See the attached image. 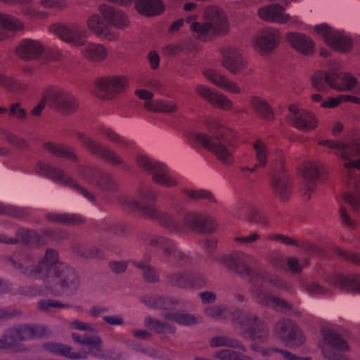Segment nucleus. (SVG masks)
Instances as JSON below:
<instances>
[{"label": "nucleus", "instance_id": "f257e3e1", "mask_svg": "<svg viewBox=\"0 0 360 360\" xmlns=\"http://www.w3.org/2000/svg\"><path fill=\"white\" fill-rule=\"evenodd\" d=\"M8 262L28 277L43 278L46 289L53 296H60L63 292L74 294L79 287L80 282L74 269L60 262L58 252L53 249H47L37 264L28 255L11 258Z\"/></svg>", "mask_w": 360, "mask_h": 360}, {"label": "nucleus", "instance_id": "f03ea898", "mask_svg": "<svg viewBox=\"0 0 360 360\" xmlns=\"http://www.w3.org/2000/svg\"><path fill=\"white\" fill-rule=\"evenodd\" d=\"M319 144L334 150L340 156L346 169L348 180V191L342 198L356 211H360V174L354 169H360V139L347 143H339L331 140H322Z\"/></svg>", "mask_w": 360, "mask_h": 360}, {"label": "nucleus", "instance_id": "7ed1b4c3", "mask_svg": "<svg viewBox=\"0 0 360 360\" xmlns=\"http://www.w3.org/2000/svg\"><path fill=\"white\" fill-rule=\"evenodd\" d=\"M214 260L231 272L248 281L252 283V286L262 281L282 290L288 291L291 288L289 283L276 274L267 271H253L250 265L256 264L258 260L252 255L239 251L216 257Z\"/></svg>", "mask_w": 360, "mask_h": 360}, {"label": "nucleus", "instance_id": "20e7f679", "mask_svg": "<svg viewBox=\"0 0 360 360\" xmlns=\"http://www.w3.org/2000/svg\"><path fill=\"white\" fill-rule=\"evenodd\" d=\"M209 134H198L195 136L196 141L221 162L231 165L233 163V153L236 148L235 134L216 121L209 127Z\"/></svg>", "mask_w": 360, "mask_h": 360}, {"label": "nucleus", "instance_id": "39448f33", "mask_svg": "<svg viewBox=\"0 0 360 360\" xmlns=\"http://www.w3.org/2000/svg\"><path fill=\"white\" fill-rule=\"evenodd\" d=\"M189 27L195 37L205 39L209 34H224L228 32V20L224 11L220 8L212 6L205 13V22L200 23L188 20Z\"/></svg>", "mask_w": 360, "mask_h": 360}, {"label": "nucleus", "instance_id": "423d86ee", "mask_svg": "<svg viewBox=\"0 0 360 360\" xmlns=\"http://www.w3.org/2000/svg\"><path fill=\"white\" fill-rule=\"evenodd\" d=\"M273 333L278 340L291 349L299 348L305 342L302 331L289 319H282L276 321Z\"/></svg>", "mask_w": 360, "mask_h": 360}, {"label": "nucleus", "instance_id": "0eeeda50", "mask_svg": "<svg viewBox=\"0 0 360 360\" xmlns=\"http://www.w3.org/2000/svg\"><path fill=\"white\" fill-rule=\"evenodd\" d=\"M136 160L140 167L152 174L154 183L166 187L177 185V179L169 174V169L165 165L153 161L143 155H139Z\"/></svg>", "mask_w": 360, "mask_h": 360}, {"label": "nucleus", "instance_id": "6e6552de", "mask_svg": "<svg viewBox=\"0 0 360 360\" xmlns=\"http://www.w3.org/2000/svg\"><path fill=\"white\" fill-rule=\"evenodd\" d=\"M221 63L224 68L233 75L243 72L246 74L252 72V70L248 68V61L244 58L240 49L236 46H228L221 50Z\"/></svg>", "mask_w": 360, "mask_h": 360}, {"label": "nucleus", "instance_id": "1a4fd4ad", "mask_svg": "<svg viewBox=\"0 0 360 360\" xmlns=\"http://www.w3.org/2000/svg\"><path fill=\"white\" fill-rule=\"evenodd\" d=\"M47 103L51 108L66 115L74 114L79 108L77 98L61 89L51 90L47 95Z\"/></svg>", "mask_w": 360, "mask_h": 360}, {"label": "nucleus", "instance_id": "9d476101", "mask_svg": "<svg viewBox=\"0 0 360 360\" xmlns=\"http://www.w3.org/2000/svg\"><path fill=\"white\" fill-rule=\"evenodd\" d=\"M67 233L61 230L44 229L40 233L33 230L18 229L16 233V239L22 240L24 243H36L43 245L47 241H58L67 238Z\"/></svg>", "mask_w": 360, "mask_h": 360}, {"label": "nucleus", "instance_id": "9b49d317", "mask_svg": "<svg viewBox=\"0 0 360 360\" xmlns=\"http://www.w3.org/2000/svg\"><path fill=\"white\" fill-rule=\"evenodd\" d=\"M49 30L51 33L58 36L61 40L76 46H81L86 36V30L76 23L53 24Z\"/></svg>", "mask_w": 360, "mask_h": 360}, {"label": "nucleus", "instance_id": "f8f14e48", "mask_svg": "<svg viewBox=\"0 0 360 360\" xmlns=\"http://www.w3.org/2000/svg\"><path fill=\"white\" fill-rule=\"evenodd\" d=\"M264 283L267 284L260 281L251 288L252 296L259 304L276 311L292 310V305L287 300L270 294L264 288Z\"/></svg>", "mask_w": 360, "mask_h": 360}, {"label": "nucleus", "instance_id": "ddd939ff", "mask_svg": "<svg viewBox=\"0 0 360 360\" xmlns=\"http://www.w3.org/2000/svg\"><path fill=\"white\" fill-rule=\"evenodd\" d=\"M278 31L272 27L264 29L256 34L252 39V46L255 51L262 55L273 51L280 41Z\"/></svg>", "mask_w": 360, "mask_h": 360}, {"label": "nucleus", "instance_id": "4468645a", "mask_svg": "<svg viewBox=\"0 0 360 360\" xmlns=\"http://www.w3.org/2000/svg\"><path fill=\"white\" fill-rule=\"evenodd\" d=\"M36 172L42 176L51 179L53 181L66 186H73L84 197L90 200H94V197L85 188L75 184L70 176L64 173L59 168L51 166L49 164L39 163L36 167Z\"/></svg>", "mask_w": 360, "mask_h": 360}, {"label": "nucleus", "instance_id": "2eb2a0df", "mask_svg": "<svg viewBox=\"0 0 360 360\" xmlns=\"http://www.w3.org/2000/svg\"><path fill=\"white\" fill-rule=\"evenodd\" d=\"M150 245L153 247L161 249L164 255L167 259L175 258L180 262V264H185L189 261L186 253L179 250L175 243L170 239L158 235L147 236Z\"/></svg>", "mask_w": 360, "mask_h": 360}, {"label": "nucleus", "instance_id": "dca6fc26", "mask_svg": "<svg viewBox=\"0 0 360 360\" xmlns=\"http://www.w3.org/2000/svg\"><path fill=\"white\" fill-rule=\"evenodd\" d=\"M315 30L321 35L325 42L333 49L346 52L352 47V41L348 37L331 30L326 25H317L315 27Z\"/></svg>", "mask_w": 360, "mask_h": 360}, {"label": "nucleus", "instance_id": "f3484780", "mask_svg": "<svg viewBox=\"0 0 360 360\" xmlns=\"http://www.w3.org/2000/svg\"><path fill=\"white\" fill-rule=\"evenodd\" d=\"M288 109V121L295 127L302 131H309L316 127L317 119L311 112L299 108L295 105H289Z\"/></svg>", "mask_w": 360, "mask_h": 360}, {"label": "nucleus", "instance_id": "a211bd4d", "mask_svg": "<svg viewBox=\"0 0 360 360\" xmlns=\"http://www.w3.org/2000/svg\"><path fill=\"white\" fill-rule=\"evenodd\" d=\"M324 171V165L316 160L309 161L304 165L302 169L304 195H306L307 199H309V193L315 188L317 181L321 179Z\"/></svg>", "mask_w": 360, "mask_h": 360}, {"label": "nucleus", "instance_id": "6ab92c4d", "mask_svg": "<svg viewBox=\"0 0 360 360\" xmlns=\"http://www.w3.org/2000/svg\"><path fill=\"white\" fill-rule=\"evenodd\" d=\"M146 217L158 222L162 226L170 231L179 232L184 230L176 216L169 212H161L157 206L143 208Z\"/></svg>", "mask_w": 360, "mask_h": 360}, {"label": "nucleus", "instance_id": "aec40b11", "mask_svg": "<svg viewBox=\"0 0 360 360\" xmlns=\"http://www.w3.org/2000/svg\"><path fill=\"white\" fill-rule=\"evenodd\" d=\"M184 228L202 232L210 233L213 231L216 228V224L214 219L208 215L196 212H188L184 218Z\"/></svg>", "mask_w": 360, "mask_h": 360}, {"label": "nucleus", "instance_id": "412c9836", "mask_svg": "<svg viewBox=\"0 0 360 360\" xmlns=\"http://www.w3.org/2000/svg\"><path fill=\"white\" fill-rule=\"evenodd\" d=\"M95 85L98 90L97 94L101 97L115 94L124 91L128 86V80L122 76L103 77L98 79Z\"/></svg>", "mask_w": 360, "mask_h": 360}, {"label": "nucleus", "instance_id": "4be33fe9", "mask_svg": "<svg viewBox=\"0 0 360 360\" xmlns=\"http://www.w3.org/2000/svg\"><path fill=\"white\" fill-rule=\"evenodd\" d=\"M76 137L79 140H81L88 150L93 154L96 155L114 165H120L122 162V159L115 153L112 151L110 148L86 137L84 134L77 132L76 134Z\"/></svg>", "mask_w": 360, "mask_h": 360}, {"label": "nucleus", "instance_id": "5701e85b", "mask_svg": "<svg viewBox=\"0 0 360 360\" xmlns=\"http://www.w3.org/2000/svg\"><path fill=\"white\" fill-rule=\"evenodd\" d=\"M326 282L342 291L360 293V274H333L327 277Z\"/></svg>", "mask_w": 360, "mask_h": 360}, {"label": "nucleus", "instance_id": "b1692460", "mask_svg": "<svg viewBox=\"0 0 360 360\" xmlns=\"http://www.w3.org/2000/svg\"><path fill=\"white\" fill-rule=\"evenodd\" d=\"M44 51V45L37 40L25 39L15 47L16 55L22 60H37Z\"/></svg>", "mask_w": 360, "mask_h": 360}, {"label": "nucleus", "instance_id": "393cba45", "mask_svg": "<svg viewBox=\"0 0 360 360\" xmlns=\"http://www.w3.org/2000/svg\"><path fill=\"white\" fill-rule=\"evenodd\" d=\"M259 16L264 20L278 24H287L293 22V18L285 12L284 7L278 4H272L260 8Z\"/></svg>", "mask_w": 360, "mask_h": 360}, {"label": "nucleus", "instance_id": "a878e982", "mask_svg": "<svg viewBox=\"0 0 360 360\" xmlns=\"http://www.w3.org/2000/svg\"><path fill=\"white\" fill-rule=\"evenodd\" d=\"M248 333L251 338V340L253 341V342L250 345V349L252 351L259 352L264 356H269L274 352L279 353L280 349L274 348H264L259 345V344L265 342L269 338L268 330L262 322H261Z\"/></svg>", "mask_w": 360, "mask_h": 360}, {"label": "nucleus", "instance_id": "bb28decb", "mask_svg": "<svg viewBox=\"0 0 360 360\" xmlns=\"http://www.w3.org/2000/svg\"><path fill=\"white\" fill-rule=\"evenodd\" d=\"M204 77L217 87L224 89L225 91L239 94L242 90L238 84L226 77L214 69H205L203 71Z\"/></svg>", "mask_w": 360, "mask_h": 360}, {"label": "nucleus", "instance_id": "cd10ccee", "mask_svg": "<svg viewBox=\"0 0 360 360\" xmlns=\"http://www.w3.org/2000/svg\"><path fill=\"white\" fill-rule=\"evenodd\" d=\"M271 187L274 195L282 201L288 200L291 195V184L288 175L283 171L274 173Z\"/></svg>", "mask_w": 360, "mask_h": 360}, {"label": "nucleus", "instance_id": "c85d7f7f", "mask_svg": "<svg viewBox=\"0 0 360 360\" xmlns=\"http://www.w3.org/2000/svg\"><path fill=\"white\" fill-rule=\"evenodd\" d=\"M338 72L332 71H318L314 73L311 77L313 86L320 91H326L328 86L335 89L337 86V79L339 77Z\"/></svg>", "mask_w": 360, "mask_h": 360}, {"label": "nucleus", "instance_id": "c756f323", "mask_svg": "<svg viewBox=\"0 0 360 360\" xmlns=\"http://www.w3.org/2000/svg\"><path fill=\"white\" fill-rule=\"evenodd\" d=\"M82 56L93 63H100L105 60L108 56V49L101 44L86 41V40L80 46Z\"/></svg>", "mask_w": 360, "mask_h": 360}, {"label": "nucleus", "instance_id": "7c9ffc66", "mask_svg": "<svg viewBox=\"0 0 360 360\" xmlns=\"http://www.w3.org/2000/svg\"><path fill=\"white\" fill-rule=\"evenodd\" d=\"M100 12L103 19L115 27L124 29L129 25L127 17L119 9L110 6L103 5L100 7Z\"/></svg>", "mask_w": 360, "mask_h": 360}, {"label": "nucleus", "instance_id": "2f4dec72", "mask_svg": "<svg viewBox=\"0 0 360 360\" xmlns=\"http://www.w3.org/2000/svg\"><path fill=\"white\" fill-rule=\"evenodd\" d=\"M286 39L290 46L297 52L304 55H310L314 51L312 39L301 33L290 32L287 34Z\"/></svg>", "mask_w": 360, "mask_h": 360}, {"label": "nucleus", "instance_id": "473e14b6", "mask_svg": "<svg viewBox=\"0 0 360 360\" xmlns=\"http://www.w3.org/2000/svg\"><path fill=\"white\" fill-rule=\"evenodd\" d=\"M86 25L90 31L103 39L114 41L118 38V34L108 30L107 26L101 20L100 16L97 14L91 15L87 19Z\"/></svg>", "mask_w": 360, "mask_h": 360}, {"label": "nucleus", "instance_id": "72a5a7b5", "mask_svg": "<svg viewBox=\"0 0 360 360\" xmlns=\"http://www.w3.org/2000/svg\"><path fill=\"white\" fill-rule=\"evenodd\" d=\"M163 318L183 326H193L200 323L202 321L200 315L191 314L183 311L165 312Z\"/></svg>", "mask_w": 360, "mask_h": 360}, {"label": "nucleus", "instance_id": "f704fd0d", "mask_svg": "<svg viewBox=\"0 0 360 360\" xmlns=\"http://www.w3.org/2000/svg\"><path fill=\"white\" fill-rule=\"evenodd\" d=\"M141 301L150 308L162 309V314L165 312L174 311L172 309L176 307L179 303L178 300L174 298L158 295L143 297Z\"/></svg>", "mask_w": 360, "mask_h": 360}, {"label": "nucleus", "instance_id": "c9c22d12", "mask_svg": "<svg viewBox=\"0 0 360 360\" xmlns=\"http://www.w3.org/2000/svg\"><path fill=\"white\" fill-rule=\"evenodd\" d=\"M233 319L236 324L238 325L243 330V335L245 337L247 333L261 323L255 314L245 311H236L233 315Z\"/></svg>", "mask_w": 360, "mask_h": 360}, {"label": "nucleus", "instance_id": "e433bc0d", "mask_svg": "<svg viewBox=\"0 0 360 360\" xmlns=\"http://www.w3.org/2000/svg\"><path fill=\"white\" fill-rule=\"evenodd\" d=\"M135 7L139 13L147 16L160 15L165 9L160 0H137Z\"/></svg>", "mask_w": 360, "mask_h": 360}, {"label": "nucleus", "instance_id": "4c0bfd02", "mask_svg": "<svg viewBox=\"0 0 360 360\" xmlns=\"http://www.w3.org/2000/svg\"><path fill=\"white\" fill-rule=\"evenodd\" d=\"M88 350H82L76 352V354L86 355L84 358H75V359L86 360L89 355L103 359L105 353V349L103 348V341L98 335H92L89 342H86Z\"/></svg>", "mask_w": 360, "mask_h": 360}, {"label": "nucleus", "instance_id": "58836bf2", "mask_svg": "<svg viewBox=\"0 0 360 360\" xmlns=\"http://www.w3.org/2000/svg\"><path fill=\"white\" fill-rule=\"evenodd\" d=\"M41 348L47 352L57 355L65 356L72 359L75 358H84L86 355L76 354L73 348L64 344L56 342H46L41 345Z\"/></svg>", "mask_w": 360, "mask_h": 360}, {"label": "nucleus", "instance_id": "ea45409f", "mask_svg": "<svg viewBox=\"0 0 360 360\" xmlns=\"http://www.w3.org/2000/svg\"><path fill=\"white\" fill-rule=\"evenodd\" d=\"M322 335L324 342L330 347L340 352H347L349 350V347L347 342L339 334L330 329H323Z\"/></svg>", "mask_w": 360, "mask_h": 360}, {"label": "nucleus", "instance_id": "a19ab883", "mask_svg": "<svg viewBox=\"0 0 360 360\" xmlns=\"http://www.w3.org/2000/svg\"><path fill=\"white\" fill-rule=\"evenodd\" d=\"M144 107L150 111L163 113L176 112L179 109L176 103L167 100L147 101L145 102Z\"/></svg>", "mask_w": 360, "mask_h": 360}, {"label": "nucleus", "instance_id": "79ce46f5", "mask_svg": "<svg viewBox=\"0 0 360 360\" xmlns=\"http://www.w3.org/2000/svg\"><path fill=\"white\" fill-rule=\"evenodd\" d=\"M48 221L64 225H77L84 222L82 216L77 214L51 213L46 216Z\"/></svg>", "mask_w": 360, "mask_h": 360}, {"label": "nucleus", "instance_id": "37998d69", "mask_svg": "<svg viewBox=\"0 0 360 360\" xmlns=\"http://www.w3.org/2000/svg\"><path fill=\"white\" fill-rule=\"evenodd\" d=\"M210 347H227L230 348H236L243 352L247 351V348L237 339L231 338L228 336H214L209 340Z\"/></svg>", "mask_w": 360, "mask_h": 360}, {"label": "nucleus", "instance_id": "c03bdc74", "mask_svg": "<svg viewBox=\"0 0 360 360\" xmlns=\"http://www.w3.org/2000/svg\"><path fill=\"white\" fill-rule=\"evenodd\" d=\"M250 103L259 116L266 120H271L273 118L274 113L271 108L265 100L261 97L254 96L250 98Z\"/></svg>", "mask_w": 360, "mask_h": 360}, {"label": "nucleus", "instance_id": "a18cd8bd", "mask_svg": "<svg viewBox=\"0 0 360 360\" xmlns=\"http://www.w3.org/2000/svg\"><path fill=\"white\" fill-rule=\"evenodd\" d=\"M0 25L11 32L22 31L25 28V23L20 19L1 11Z\"/></svg>", "mask_w": 360, "mask_h": 360}, {"label": "nucleus", "instance_id": "49530a36", "mask_svg": "<svg viewBox=\"0 0 360 360\" xmlns=\"http://www.w3.org/2000/svg\"><path fill=\"white\" fill-rule=\"evenodd\" d=\"M32 0H0V2L4 4H18L20 6H25L21 8V13L30 18H39L44 17L46 13L42 11H37L33 7L27 6Z\"/></svg>", "mask_w": 360, "mask_h": 360}, {"label": "nucleus", "instance_id": "de8ad7c7", "mask_svg": "<svg viewBox=\"0 0 360 360\" xmlns=\"http://www.w3.org/2000/svg\"><path fill=\"white\" fill-rule=\"evenodd\" d=\"M255 151V156L257 161L256 165L260 167H265L267 165L269 151L266 144L262 140H257L252 143Z\"/></svg>", "mask_w": 360, "mask_h": 360}, {"label": "nucleus", "instance_id": "09e8293b", "mask_svg": "<svg viewBox=\"0 0 360 360\" xmlns=\"http://www.w3.org/2000/svg\"><path fill=\"white\" fill-rule=\"evenodd\" d=\"M21 342L18 327L8 329L0 338V349H6L15 346Z\"/></svg>", "mask_w": 360, "mask_h": 360}, {"label": "nucleus", "instance_id": "8fccbe9b", "mask_svg": "<svg viewBox=\"0 0 360 360\" xmlns=\"http://www.w3.org/2000/svg\"><path fill=\"white\" fill-rule=\"evenodd\" d=\"M203 311L205 316L216 321L226 319L231 314L229 309L225 305L207 307Z\"/></svg>", "mask_w": 360, "mask_h": 360}, {"label": "nucleus", "instance_id": "3c124183", "mask_svg": "<svg viewBox=\"0 0 360 360\" xmlns=\"http://www.w3.org/2000/svg\"><path fill=\"white\" fill-rule=\"evenodd\" d=\"M145 326L158 333H174L176 331V328L169 323L153 319L151 317H147L145 319Z\"/></svg>", "mask_w": 360, "mask_h": 360}, {"label": "nucleus", "instance_id": "603ef678", "mask_svg": "<svg viewBox=\"0 0 360 360\" xmlns=\"http://www.w3.org/2000/svg\"><path fill=\"white\" fill-rule=\"evenodd\" d=\"M44 148L48 152L61 158L75 160V155L72 148L66 146H59L51 143H45Z\"/></svg>", "mask_w": 360, "mask_h": 360}, {"label": "nucleus", "instance_id": "864d4df0", "mask_svg": "<svg viewBox=\"0 0 360 360\" xmlns=\"http://www.w3.org/2000/svg\"><path fill=\"white\" fill-rule=\"evenodd\" d=\"M240 351L224 349L217 352L214 357L219 360H254L251 356L246 355L245 352Z\"/></svg>", "mask_w": 360, "mask_h": 360}, {"label": "nucleus", "instance_id": "5fc2aeb1", "mask_svg": "<svg viewBox=\"0 0 360 360\" xmlns=\"http://www.w3.org/2000/svg\"><path fill=\"white\" fill-rule=\"evenodd\" d=\"M119 203L122 207L123 210L128 212L139 210L145 217L146 213L144 212L143 208L149 207L141 205L139 200L136 201L134 198L129 195L120 196L119 198Z\"/></svg>", "mask_w": 360, "mask_h": 360}, {"label": "nucleus", "instance_id": "6e6d98bb", "mask_svg": "<svg viewBox=\"0 0 360 360\" xmlns=\"http://www.w3.org/2000/svg\"><path fill=\"white\" fill-rule=\"evenodd\" d=\"M337 79V86L335 89L338 91H351L356 84V79L349 73H340Z\"/></svg>", "mask_w": 360, "mask_h": 360}, {"label": "nucleus", "instance_id": "4d7b16f0", "mask_svg": "<svg viewBox=\"0 0 360 360\" xmlns=\"http://www.w3.org/2000/svg\"><path fill=\"white\" fill-rule=\"evenodd\" d=\"M183 192L192 200H204L209 202L217 203V199L214 195L206 190H189L184 189Z\"/></svg>", "mask_w": 360, "mask_h": 360}, {"label": "nucleus", "instance_id": "13d9d810", "mask_svg": "<svg viewBox=\"0 0 360 360\" xmlns=\"http://www.w3.org/2000/svg\"><path fill=\"white\" fill-rule=\"evenodd\" d=\"M210 104L223 110H230L233 105V103L227 96L217 91Z\"/></svg>", "mask_w": 360, "mask_h": 360}, {"label": "nucleus", "instance_id": "bf43d9fd", "mask_svg": "<svg viewBox=\"0 0 360 360\" xmlns=\"http://www.w3.org/2000/svg\"><path fill=\"white\" fill-rule=\"evenodd\" d=\"M247 217L252 222L260 224L263 226L269 224V218L267 215L260 209L251 207L247 212Z\"/></svg>", "mask_w": 360, "mask_h": 360}, {"label": "nucleus", "instance_id": "052dcab7", "mask_svg": "<svg viewBox=\"0 0 360 360\" xmlns=\"http://www.w3.org/2000/svg\"><path fill=\"white\" fill-rule=\"evenodd\" d=\"M139 198L141 205L155 206L153 202L158 200V194L150 188H143L139 191Z\"/></svg>", "mask_w": 360, "mask_h": 360}, {"label": "nucleus", "instance_id": "680f3d73", "mask_svg": "<svg viewBox=\"0 0 360 360\" xmlns=\"http://www.w3.org/2000/svg\"><path fill=\"white\" fill-rule=\"evenodd\" d=\"M167 281L173 285L184 288L190 284V275L179 271L168 275Z\"/></svg>", "mask_w": 360, "mask_h": 360}, {"label": "nucleus", "instance_id": "e2e57ef3", "mask_svg": "<svg viewBox=\"0 0 360 360\" xmlns=\"http://www.w3.org/2000/svg\"><path fill=\"white\" fill-rule=\"evenodd\" d=\"M307 292L314 296L326 295L332 292L330 288L326 287L317 281H311L305 285Z\"/></svg>", "mask_w": 360, "mask_h": 360}, {"label": "nucleus", "instance_id": "0e129e2a", "mask_svg": "<svg viewBox=\"0 0 360 360\" xmlns=\"http://www.w3.org/2000/svg\"><path fill=\"white\" fill-rule=\"evenodd\" d=\"M135 265L137 268L142 269L143 278L148 282H155L158 280V274L156 270L151 266L144 262H136Z\"/></svg>", "mask_w": 360, "mask_h": 360}, {"label": "nucleus", "instance_id": "69168bd1", "mask_svg": "<svg viewBox=\"0 0 360 360\" xmlns=\"http://www.w3.org/2000/svg\"><path fill=\"white\" fill-rule=\"evenodd\" d=\"M38 307L40 310L48 312L51 307L57 309H69L70 306L55 300H41L38 302Z\"/></svg>", "mask_w": 360, "mask_h": 360}, {"label": "nucleus", "instance_id": "338daca9", "mask_svg": "<svg viewBox=\"0 0 360 360\" xmlns=\"http://www.w3.org/2000/svg\"><path fill=\"white\" fill-rule=\"evenodd\" d=\"M134 349L136 352H141L143 354H146V355L151 356V357L163 359H169L168 356L165 354L163 349H156V348H153V347L142 348L138 345L134 346Z\"/></svg>", "mask_w": 360, "mask_h": 360}, {"label": "nucleus", "instance_id": "774afa93", "mask_svg": "<svg viewBox=\"0 0 360 360\" xmlns=\"http://www.w3.org/2000/svg\"><path fill=\"white\" fill-rule=\"evenodd\" d=\"M335 252L340 257H341L343 259H345L347 262H349L351 263H353L356 265L360 266V256L359 255H358L355 253L342 250L340 248H337L335 249Z\"/></svg>", "mask_w": 360, "mask_h": 360}]
</instances>
